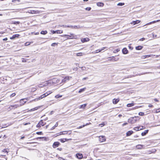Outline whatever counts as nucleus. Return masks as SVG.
Wrapping results in <instances>:
<instances>
[{"mask_svg":"<svg viewBox=\"0 0 160 160\" xmlns=\"http://www.w3.org/2000/svg\"><path fill=\"white\" fill-rule=\"evenodd\" d=\"M37 109H38L36 107V108H35L32 109L31 110H32V111H34V110H37Z\"/></svg>","mask_w":160,"mask_h":160,"instance_id":"62","label":"nucleus"},{"mask_svg":"<svg viewBox=\"0 0 160 160\" xmlns=\"http://www.w3.org/2000/svg\"><path fill=\"white\" fill-rule=\"evenodd\" d=\"M144 40H145V38H141L140 39V41H143Z\"/></svg>","mask_w":160,"mask_h":160,"instance_id":"61","label":"nucleus"},{"mask_svg":"<svg viewBox=\"0 0 160 160\" xmlns=\"http://www.w3.org/2000/svg\"><path fill=\"white\" fill-rule=\"evenodd\" d=\"M154 100L155 102H158V100L157 99V98H155L154 99Z\"/></svg>","mask_w":160,"mask_h":160,"instance_id":"63","label":"nucleus"},{"mask_svg":"<svg viewBox=\"0 0 160 160\" xmlns=\"http://www.w3.org/2000/svg\"><path fill=\"white\" fill-rule=\"evenodd\" d=\"M140 21H133L132 22H131V24H133V25L139 23Z\"/></svg>","mask_w":160,"mask_h":160,"instance_id":"18","label":"nucleus"},{"mask_svg":"<svg viewBox=\"0 0 160 160\" xmlns=\"http://www.w3.org/2000/svg\"><path fill=\"white\" fill-rule=\"evenodd\" d=\"M62 95H59V94H58V95H56L55 96V98H61L62 97Z\"/></svg>","mask_w":160,"mask_h":160,"instance_id":"29","label":"nucleus"},{"mask_svg":"<svg viewBox=\"0 0 160 160\" xmlns=\"http://www.w3.org/2000/svg\"><path fill=\"white\" fill-rule=\"evenodd\" d=\"M82 53L81 52L78 53L77 54V56H82Z\"/></svg>","mask_w":160,"mask_h":160,"instance_id":"39","label":"nucleus"},{"mask_svg":"<svg viewBox=\"0 0 160 160\" xmlns=\"http://www.w3.org/2000/svg\"><path fill=\"white\" fill-rule=\"evenodd\" d=\"M139 117L135 116L133 117H131L128 119V122L129 123L133 124L135 123L138 120L137 118H138Z\"/></svg>","mask_w":160,"mask_h":160,"instance_id":"1","label":"nucleus"},{"mask_svg":"<svg viewBox=\"0 0 160 160\" xmlns=\"http://www.w3.org/2000/svg\"><path fill=\"white\" fill-rule=\"evenodd\" d=\"M19 23H20V22H19V21H17V22H16V21L12 22V23L14 24H19Z\"/></svg>","mask_w":160,"mask_h":160,"instance_id":"30","label":"nucleus"},{"mask_svg":"<svg viewBox=\"0 0 160 160\" xmlns=\"http://www.w3.org/2000/svg\"><path fill=\"white\" fill-rule=\"evenodd\" d=\"M64 139H65V142L68 141L69 140H72V139H71V138H70V139L64 138Z\"/></svg>","mask_w":160,"mask_h":160,"instance_id":"54","label":"nucleus"},{"mask_svg":"<svg viewBox=\"0 0 160 160\" xmlns=\"http://www.w3.org/2000/svg\"><path fill=\"white\" fill-rule=\"evenodd\" d=\"M79 68H81L82 70H84L86 69V68L85 67H79Z\"/></svg>","mask_w":160,"mask_h":160,"instance_id":"51","label":"nucleus"},{"mask_svg":"<svg viewBox=\"0 0 160 160\" xmlns=\"http://www.w3.org/2000/svg\"><path fill=\"white\" fill-rule=\"evenodd\" d=\"M106 48V47H103L100 50H101V51H102L104 50L105 48Z\"/></svg>","mask_w":160,"mask_h":160,"instance_id":"60","label":"nucleus"},{"mask_svg":"<svg viewBox=\"0 0 160 160\" xmlns=\"http://www.w3.org/2000/svg\"><path fill=\"white\" fill-rule=\"evenodd\" d=\"M133 133V132L132 131H128L126 133L127 136H129L131 135Z\"/></svg>","mask_w":160,"mask_h":160,"instance_id":"13","label":"nucleus"},{"mask_svg":"<svg viewBox=\"0 0 160 160\" xmlns=\"http://www.w3.org/2000/svg\"><path fill=\"white\" fill-rule=\"evenodd\" d=\"M72 28H80V26H71Z\"/></svg>","mask_w":160,"mask_h":160,"instance_id":"32","label":"nucleus"},{"mask_svg":"<svg viewBox=\"0 0 160 160\" xmlns=\"http://www.w3.org/2000/svg\"><path fill=\"white\" fill-rule=\"evenodd\" d=\"M86 89V88H85L82 89H81L79 90L78 91V92L79 93H81L82 92L84 91Z\"/></svg>","mask_w":160,"mask_h":160,"instance_id":"22","label":"nucleus"},{"mask_svg":"<svg viewBox=\"0 0 160 160\" xmlns=\"http://www.w3.org/2000/svg\"><path fill=\"white\" fill-rule=\"evenodd\" d=\"M148 130H145L144 132H143L142 133L141 135L142 136H145L146 134L148 132Z\"/></svg>","mask_w":160,"mask_h":160,"instance_id":"15","label":"nucleus"},{"mask_svg":"<svg viewBox=\"0 0 160 160\" xmlns=\"http://www.w3.org/2000/svg\"><path fill=\"white\" fill-rule=\"evenodd\" d=\"M40 33L41 34L45 35L47 33V31H42Z\"/></svg>","mask_w":160,"mask_h":160,"instance_id":"26","label":"nucleus"},{"mask_svg":"<svg viewBox=\"0 0 160 160\" xmlns=\"http://www.w3.org/2000/svg\"><path fill=\"white\" fill-rule=\"evenodd\" d=\"M127 124H128V123L126 122V123H124L123 124H122V127H123L124 126L126 125H127Z\"/></svg>","mask_w":160,"mask_h":160,"instance_id":"58","label":"nucleus"},{"mask_svg":"<svg viewBox=\"0 0 160 160\" xmlns=\"http://www.w3.org/2000/svg\"><path fill=\"white\" fill-rule=\"evenodd\" d=\"M38 11H35L34 10H29L28 12L29 13H37V12H38Z\"/></svg>","mask_w":160,"mask_h":160,"instance_id":"23","label":"nucleus"},{"mask_svg":"<svg viewBox=\"0 0 160 160\" xmlns=\"http://www.w3.org/2000/svg\"><path fill=\"white\" fill-rule=\"evenodd\" d=\"M41 127V125H40V124H39V122L38 124L37 125V127Z\"/></svg>","mask_w":160,"mask_h":160,"instance_id":"55","label":"nucleus"},{"mask_svg":"<svg viewBox=\"0 0 160 160\" xmlns=\"http://www.w3.org/2000/svg\"><path fill=\"white\" fill-rule=\"evenodd\" d=\"M22 61L23 62H26V60L24 58H22Z\"/></svg>","mask_w":160,"mask_h":160,"instance_id":"47","label":"nucleus"},{"mask_svg":"<svg viewBox=\"0 0 160 160\" xmlns=\"http://www.w3.org/2000/svg\"><path fill=\"white\" fill-rule=\"evenodd\" d=\"M51 32L53 34L56 33H57L58 34H59V33L60 34V33H62L63 32V31H61V30H56V31L52 30V31H51Z\"/></svg>","mask_w":160,"mask_h":160,"instance_id":"8","label":"nucleus"},{"mask_svg":"<svg viewBox=\"0 0 160 160\" xmlns=\"http://www.w3.org/2000/svg\"><path fill=\"white\" fill-rule=\"evenodd\" d=\"M60 141L62 142H65V139L64 138H62V139H61L60 140Z\"/></svg>","mask_w":160,"mask_h":160,"instance_id":"38","label":"nucleus"},{"mask_svg":"<svg viewBox=\"0 0 160 160\" xmlns=\"http://www.w3.org/2000/svg\"><path fill=\"white\" fill-rule=\"evenodd\" d=\"M143 48V46H138L136 47V49L137 50H140Z\"/></svg>","mask_w":160,"mask_h":160,"instance_id":"19","label":"nucleus"},{"mask_svg":"<svg viewBox=\"0 0 160 160\" xmlns=\"http://www.w3.org/2000/svg\"><path fill=\"white\" fill-rule=\"evenodd\" d=\"M57 150H59V151H61L62 150V148H57Z\"/></svg>","mask_w":160,"mask_h":160,"instance_id":"64","label":"nucleus"},{"mask_svg":"<svg viewBox=\"0 0 160 160\" xmlns=\"http://www.w3.org/2000/svg\"><path fill=\"white\" fill-rule=\"evenodd\" d=\"M45 123H44L42 120H41L39 122V124H40L41 126H43L45 124Z\"/></svg>","mask_w":160,"mask_h":160,"instance_id":"21","label":"nucleus"},{"mask_svg":"<svg viewBox=\"0 0 160 160\" xmlns=\"http://www.w3.org/2000/svg\"><path fill=\"white\" fill-rule=\"evenodd\" d=\"M69 79V77L68 76H66L62 80V82H65Z\"/></svg>","mask_w":160,"mask_h":160,"instance_id":"7","label":"nucleus"},{"mask_svg":"<svg viewBox=\"0 0 160 160\" xmlns=\"http://www.w3.org/2000/svg\"><path fill=\"white\" fill-rule=\"evenodd\" d=\"M135 76H136V75H131L128 76V77L127 78H132V77H135Z\"/></svg>","mask_w":160,"mask_h":160,"instance_id":"46","label":"nucleus"},{"mask_svg":"<svg viewBox=\"0 0 160 160\" xmlns=\"http://www.w3.org/2000/svg\"><path fill=\"white\" fill-rule=\"evenodd\" d=\"M20 36V35L18 34H16L13 35L12 37H10V39H15L16 38H18Z\"/></svg>","mask_w":160,"mask_h":160,"instance_id":"11","label":"nucleus"},{"mask_svg":"<svg viewBox=\"0 0 160 160\" xmlns=\"http://www.w3.org/2000/svg\"><path fill=\"white\" fill-rule=\"evenodd\" d=\"M91 9V8L90 7H87L86 8V10L88 11H90Z\"/></svg>","mask_w":160,"mask_h":160,"instance_id":"42","label":"nucleus"},{"mask_svg":"<svg viewBox=\"0 0 160 160\" xmlns=\"http://www.w3.org/2000/svg\"><path fill=\"white\" fill-rule=\"evenodd\" d=\"M85 126V125H83L82 126H79L77 128H78V129L81 128H82L84 127Z\"/></svg>","mask_w":160,"mask_h":160,"instance_id":"45","label":"nucleus"},{"mask_svg":"<svg viewBox=\"0 0 160 160\" xmlns=\"http://www.w3.org/2000/svg\"><path fill=\"white\" fill-rule=\"evenodd\" d=\"M143 57H145V58H147V57H150V55H145L144 56H143Z\"/></svg>","mask_w":160,"mask_h":160,"instance_id":"56","label":"nucleus"},{"mask_svg":"<svg viewBox=\"0 0 160 160\" xmlns=\"http://www.w3.org/2000/svg\"><path fill=\"white\" fill-rule=\"evenodd\" d=\"M36 133L37 134H38V135H40V134H42V132H37Z\"/></svg>","mask_w":160,"mask_h":160,"instance_id":"52","label":"nucleus"},{"mask_svg":"<svg viewBox=\"0 0 160 160\" xmlns=\"http://www.w3.org/2000/svg\"><path fill=\"white\" fill-rule=\"evenodd\" d=\"M97 5L98 7H103L104 4L102 2H98L97 3Z\"/></svg>","mask_w":160,"mask_h":160,"instance_id":"14","label":"nucleus"},{"mask_svg":"<svg viewBox=\"0 0 160 160\" xmlns=\"http://www.w3.org/2000/svg\"><path fill=\"white\" fill-rule=\"evenodd\" d=\"M67 133V131H64L62 132H61L60 133H58V135H64Z\"/></svg>","mask_w":160,"mask_h":160,"instance_id":"16","label":"nucleus"},{"mask_svg":"<svg viewBox=\"0 0 160 160\" xmlns=\"http://www.w3.org/2000/svg\"><path fill=\"white\" fill-rule=\"evenodd\" d=\"M134 130L137 131L139 130V128L138 127H136L134 128Z\"/></svg>","mask_w":160,"mask_h":160,"instance_id":"40","label":"nucleus"},{"mask_svg":"<svg viewBox=\"0 0 160 160\" xmlns=\"http://www.w3.org/2000/svg\"><path fill=\"white\" fill-rule=\"evenodd\" d=\"M51 93V92L50 91H49L48 92H47L44 93V94L42 95H41V96L40 97H39L38 98H36L35 99H34V101H37L39 100H40V99L46 97V96H47L48 95L50 94Z\"/></svg>","mask_w":160,"mask_h":160,"instance_id":"2","label":"nucleus"},{"mask_svg":"<svg viewBox=\"0 0 160 160\" xmlns=\"http://www.w3.org/2000/svg\"><path fill=\"white\" fill-rule=\"evenodd\" d=\"M77 157L79 159H81L82 158L83 156L82 154L81 153H77L76 154Z\"/></svg>","mask_w":160,"mask_h":160,"instance_id":"9","label":"nucleus"},{"mask_svg":"<svg viewBox=\"0 0 160 160\" xmlns=\"http://www.w3.org/2000/svg\"><path fill=\"white\" fill-rule=\"evenodd\" d=\"M122 52L123 54H127L128 53V51L126 48H124L122 50Z\"/></svg>","mask_w":160,"mask_h":160,"instance_id":"10","label":"nucleus"},{"mask_svg":"<svg viewBox=\"0 0 160 160\" xmlns=\"http://www.w3.org/2000/svg\"><path fill=\"white\" fill-rule=\"evenodd\" d=\"M96 53H98V52H101V50H100V49H98V50H96Z\"/></svg>","mask_w":160,"mask_h":160,"instance_id":"50","label":"nucleus"},{"mask_svg":"<svg viewBox=\"0 0 160 160\" xmlns=\"http://www.w3.org/2000/svg\"><path fill=\"white\" fill-rule=\"evenodd\" d=\"M134 105V103H129L127 104V107H131L132 106H133Z\"/></svg>","mask_w":160,"mask_h":160,"instance_id":"27","label":"nucleus"},{"mask_svg":"<svg viewBox=\"0 0 160 160\" xmlns=\"http://www.w3.org/2000/svg\"><path fill=\"white\" fill-rule=\"evenodd\" d=\"M25 44L26 46H28L30 44V43H29V42H27L25 43Z\"/></svg>","mask_w":160,"mask_h":160,"instance_id":"49","label":"nucleus"},{"mask_svg":"<svg viewBox=\"0 0 160 160\" xmlns=\"http://www.w3.org/2000/svg\"><path fill=\"white\" fill-rule=\"evenodd\" d=\"M16 95V94L14 93H12V94L11 95H10V97H13L14 96H15Z\"/></svg>","mask_w":160,"mask_h":160,"instance_id":"43","label":"nucleus"},{"mask_svg":"<svg viewBox=\"0 0 160 160\" xmlns=\"http://www.w3.org/2000/svg\"><path fill=\"white\" fill-rule=\"evenodd\" d=\"M19 106V105H18V104H15V105H11V107L12 108H13L14 109H15Z\"/></svg>","mask_w":160,"mask_h":160,"instance_id":"20","label":"nucleus"},{"mask_svg":"<svg viewBox=\"0 0 160 160\" xmlns=\"http://www.w3.org/2000/svg\"><path fill=\"white\" fill-rule=\"evenodd\" d=\"M38 86L39 87H43L44 86H45V85H44L43 84V83L42 84H40Z\"/></svg>","mask_w":160,"mask_h":160,"instance_id":"37","label":"nucleus"},{"mask_svg":"<svg viewBox=\"0 0 160 160\" xmlns=\"http://www.w3.org/2000/svg\"><path fill=\"white\" fill-rule=\"evenodd\" d=\"M99 125L101 127H102L104 125V123H102L99 124Z\"/></svg>","mask_w":160,"mask_h":160,"instance_id":"53","label":"nucleus"},{"mask_svg":"<svg viewBox=\"0 0 160 160\" xmlns=\"http://www.w3.org/2000/svg\"><path fill=\"white\" fill-rule=\"evenodd\" d=\"M153 21L152 22H150V23H148V24H151L152 23H154L156 22H158V21Z\"/></svg>","mask_w":160,"mask_h":160,"instance_id":"35","label":"nucleus"},{"mask_svg":"<svg viewBox=\"0 0 160 160\" xmlns=\"http://www.w3.org/2000/svg\"><path fill=\"white\" fill-rule=\"evenodd\" d=\"M139 115L141 116H143L144 115V113L143 112H139L138 113Z\"/></svg>","mask_w":160,"mask_h":160,"instance_id":"33","label":"nucleus"},{"mask_svg":"<svg viewBox=\"0 0 160 160\" xmlns=\"http://www.w3.org/2000/svg\"><path fill=\"white\" fill-rule=\"evenodd\" d=\"M25 100H26V99L24 98L20 100V102L21 104L20 105H19V106H22L23 105L27 102V101H25Z\"/></svg>","mask_w":160,"mask_h":160,"instance_id":"6","label":"nucleus"},{"mask_svg":"<svg viewBox=\"0 0 160 160\" xmlns=\"http://www.w3.org/2000/svg\"><path fill=\"white\" fill-rule=\"evenodd\" d=\"M99 141L101 142H102L106 140L105 137L103 136H100L99 137Z\"/></svg>","mask_w":160,"mask_h":160,"instance_id":"4","label":"nucleus"},{"mask_svg":"<svg viewBox=\"0 0 160 160\" xmlns=\"http://www.w3.org/2000/svg\"><path fill=\"white\" fill-rule=\"evenodd\" d=\"M48 81H46L43 83V84L44 85H45V86H46L48 84Z\"/></svg>","mask_w":160,"mask_h":160,"instance_id":"36","label":"nucleus"},{"mask_svg":"<svg viewBox=\"0 0 160 160\" xmlns=\"http://www.w3.org/2000/svg\"><path fill=\"white\" fill-rule=\"evenodd\" d=\"M60 144V143L59 142H55L53 143L52 147L54 148H55L58 147L59 145Z\"/></svg>","mask_w":160,"mask_h":160,"instance_id":"5","label":"nucleus"},{"mask_svg":"<svg viewBox=\"0 0 160 160\" xmlns=\"http://www.w3.org/2000/svg\"><path fill=\"white\" fill-rule=\"evenodd\" d=\"M87 104H85L83 105H82L79 106V108H84L86 106Z\"/></svg>","mask_w":160,"mask_h":160,"instance_id":"25","label":"nucleus"},{"mask_svg":"<svg viewBox=\"0 0 160 160\" xmlns=\"http://www.w3.org/2000/svg\"><path fill=\"white\" fill-rule=\"evenodd\" d=\"M36 90V89L35 88H33L32 90V92H34Z\"/></svg>","mask_w":160,"mask_h":160,"instance_id":"57","label":"nucleus"},{"mask_svg":"<svg viewBox=\"0 0 160 160\" xmlns=\"http://www.w3.org/2000/svg\"><path fill=\"white\" fill-rule=\"evenodd\" d=\"M89 40L88 38H82L81 39V41L82 42H84Z\"/></svg>","mask_w":160,"mask_h":160,"instance_id":"12","label":"nucleus"},{"mask_svg":"<svg viewBox=\"0 0 160 160\" xmlns=\"http://www.w3.org/2000/svg\"><path fill=\"white\" fill-rule=\"evenodd\" d=\"M124 5V3L120 2L117 5L119 6H122Z\"/></svg>","mask_w":160,"mask_h":160,"instance_id":"31","label":"nucleus"},{"mask_svg":"<svg viewBox=\"0 0 160 160\" xmlns=\"http://www.w3.org/2000/svg\"><path fill=\"white\" fill-rule=\"evenodd\" d=\"M159 112H160V109H159V108L157 109L156 110V113H158Z\"/></svg>","mask_w":160,"mask_h":160,"instance_id":"48","label":"nucleus"},{"mask_svg":"<svg viewBox=\"0 0 160 160\" xmlns=\"http://www.w3.org/2000/svg\"><path fill=\"white\" fill-rule=\"evenodd\" d=\"M62 26L64 27H71V26H68L67 25H62Z\"/></svg>","mask_w":160,"mask_h":160,"instance_id":"44","label":"nucleus"},{"mask_svg":"<svg viewBox=\"0 0 160 160\" xmlns=\"http://www.w3.org/2000/svg\"><path fill=\"white\" fill-rule=\"evenodd\" d=\"M139 128V130L142 129V126H140L138 127Z\"/></svg>","mask_w":160,"mask_h":160,"instance_id":"59","label":"nucleus"},{"mask_svg":"<svg viewBox=\"0 0 160 160\" xmlns=\"http://www.w3.org/2000/svg\"><path fill=\"white\" fill-rule=\"evenodd\" d=\"M138 147V149H141L142 148V145H139L138 146H137Z\"/></svg>","mask_w":160,"mask_h":160,"instance_id":"41","label":"nucleus"},{"mask_svg":"<svg viewBox=\"0 0 160 160\" xmlns=\"http://www.w3.org/2000/svg\"><path fill=\"white\" fill-rule=\"evenodd\" d=\"M58 125V122H56V124L55 125L52 127V128H51V130H53L55 128L57 127Z\"/></svg>","mask_w":160,"mask_h":160,"instance_id":"28","label":"nucleus"},{"mask_svg":"<svg viewBox=\"0 0 160 160\" xmlns=\"http://www.w3.org/2000/svg\"><path fill=\"white\" fill-rule=\"evenodd\" d=\"M37 139H42V140H46V138L45 137H38L37 138Z\"/></svg>","mask_w":160,"mask_h":160,"instance_id":"24","label":"nucleus"},{"mask_svg":"<svg viewBox=\"0 0 160 160\" xmlns=\"http://www.w3.org/2000/svg\"><path fill=\"white\" fill-rule=\"evenodd\" d=\"M156 149H152V151H151V152H150V153H154L156 152Z\"/></svg>","mask_w":160,"mask_h":160,"instance_id":"34","label":"nucleus"},{"mask_svg":"<svg viewBox=\"0 0 160 160\" xmlns=\"http://www.w3.org/2000/svg\"><path fill=\"white\" fill-rule=\"evenodd\" d=\"M9 152V150L8 149H4L2 150V152L3 153V154L2 155H1V156H5L6 154H8V153Z\"/></svg>","mask_w":160,"mask_h":160,"instance_id":"3","label":"nucleus"},{"mask_svg":"<svg viewBox=\"0 0 160 160\" xmlns=\"http://www.w3.org/2000/svg\"><path fill=\"white\" fill-rule=\"evenodd\" d=\"M119 100L118 99H114L113 100V103L114 104H116L119 102Z\"/></svg>","mask_w":160,"mask_h":160,"instance_id":"17","label":"nucleus"}]
</instances>
